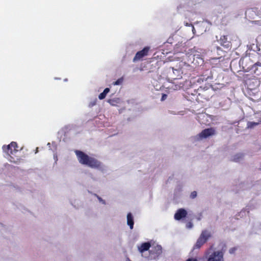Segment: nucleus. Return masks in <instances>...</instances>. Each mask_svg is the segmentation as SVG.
Wrapping results in <instances>:
<instances>
[{"label": "nucleus", "instance_id": "nucleus-9", "mask_svg": "<svg viewBox=\"0 0 261 261\" xmlns=\"http://www.w3.org/2000/svg\"><path fill=\"white\" fill-rule=\"evenodd\" d=\"M218 41L221 45L226 48H229L231 46V43L228 40L227 36L226 35L221 36Z\"/></svg>", "mask_w": 261, "mask_h": 261}, {"label": "nucleus", "instance_id": "nucleus-7", "mask_svg": "<svg viewBox=\"0 0 261 261\" xmlns=\"http://www.w3.org/2000/svg\"><path fill=\"white\" fill-rule=\"evenodd\" d=\"M187 215V211L184 208L178 209L174 215L175 220H179L186 217Z\"/></svg>", "mask_w": 261, "mask_h": 261}, {"label": "nucleus", "instance_id": "nucleus-3", "mask_svg": "<svg viewBox=\"0 0 261 261\" xmlns=\"http://www.w3.org/2000/svg\"><path fill=\"white\" fill-rule=\"evenodd\" d=\"M212 235L210 232L207 230L202 231L199 237L197 239L196 244L194 246V249H199L203 244H204Z\"/></svg>", "mask_w": 261, "mask_h": 261}, {"label": "nucleus", "instance_id": "nucleus-1", "mask_svg": "<svg viewBox=\"0 0 261 261\" xmlns=\"http://www.w3.org/2000/svg\"><path fill=\"white\" fill-rule=\"evenodd\" d=\"M77 160L80 163L87 165L92 168L100 169L101 168V164L96 159L88 156L87 154L80 150H75Z\"/></svg>", "mask_w": 261, "mask_h": 261}, {"label": "nucleus", "instance_id": "nucleus-21", "mask_svg": "<svg viewBox=\"0 0 261 261\" xmlns=\"http://www.w3.org/2000/svg\"><path fill=\"white\" fill-rule=\"evenodd\" d=\"M109 91L110 89L109 88H106V89H105L103 92L107 94L109 92Z\"/></svg>", "mask_w": 261, "mask_h": 261}, {"label": "nucleus", "instance_id": "nucleus-11", "mask_svg": "<svg viewBox=\"0 0 261 261\" xmlns=\"http://www.w3.org/2000/svg\"><path fill=\"white\" fill-rule=\"evenodd\" d=\"M127 224L129 226L130 229L133 228L134 222L133 217L130 213H128L127 215Z\"/></svg>", "mask_w": 261, "mask_h": 261}, {"label": "nucleus", "instance_id": "nucleus-24", "mask_svg": "<svg viewBox=\"0 0 261 261\" xmlns=\"http://www.w3.org/2000/svg\"><path fill=\"white\" fill-rule=\"evenodd\" d=\"M113 101V100L112 99H109L108 100V102L110 103H112V102Z\"/></svg>", "mask_w": 261, "mask_h": 261}, {"label": "nucleus", "instance_id": "nucleus-23", "mask_svg": "<svg viewBox=\"0 0 261 261\" xmlns=\"http://www.w3.org/2000/svg\"><path fill=\"white\" fill-rule=\"evenodd\" d=\"M255 65H258V66H261V63L257 62V63H255Z\"/></svg>", "mask_w": 261, "mask_h": 261}, {"label": "nucleus", "instance_id": "nucleus-22", "mask_svg": "<svg viewBox=\"0 0 261 261\" xmlns=\"http://www.w3.org/2000/svg\"><path fill=\"white\" fill-rule=\"evenodd\" d=\"M216 49H217V51H218V50H221V48H220V47H219V46H216Z\"/></svg>", "mask_w": 261, "mask_h": 261}, {"label": "nucleus", "instance_id": "nucleus-2", "mask_svg": "<svg viewBox=\"0 0 261 261\" xmlns=\"http://www.w3.org/2000/svg\"><path fill=\"white\" fill-rule=\"evenodd\" d=\"M3 150L8 156V160L10 162L17 164L20 161V157L17 155L18 146L16 142H12L8 145H4Z\"/></svg>", "mask_w": 261, "mask_h": 261}, {"label": "nucleus", "instance_id": "nucleus-19", "mask_svg": "<svg viewBox=\"0 0 261 261\" xmlns=\"http://www.w3.org/2000/svg\"><path fill=\"white\" fill-rule=\"evenodd\" d=\"M186 261H198L196 258L190 257L188 258Z\"/></svg>", "mask_w": 261, "mask_h": 261}, {"label": "nucleus", "instance_id": "nucleus-13", "mask_svg": "<svg viewBox=\"0 0 261 261\" xmlns=\"http://www.w3.org/2000/svg\"><path fill=\"white\" fill-rule=\"evenodd\" d=\"M123 81V79L122 77L118 79L116 81L114 82L113 84L114 85H119L122 83Z\"/></svg>", "mask_w": 261, "mask_h": 261}, {"label": "nucleus", "instance_id": "nucleus-20", "mask_svg": "<svg viewBox=\"0 0 261 261\" xmlns=\"http://www.w3.org/2000/svg\"><path fill=\"white\" fill-rule=\"evenodd\" d=\"M97 197L100 202H102L103 204L106 203L105 201L103 200L101 197H99L98 196H97Z\"/></svg>", "mask_w": 261, "mask_h": 261}, {"label": "nucleus", "instance_id": "nucleus-5", "mask_svg": "<svg viewBox=\"0 0 261 261\" xmlns=\"http://www.w3.org/2000/svg\"><path fill=\"white\" fill-rule=\"evenodd\" d=\"M150 47L146 46L142 50L138 51L133 59V62H135L137 61L141 60L143 58L147 56L149 51Z\"/></svg>", "mask_w": 261, "mask_h": 261}, {"label": "nucleus", "instance_id": "nucleus-25", "mask_svg": "<svg viewBox=\"0 0 261 261\" xmlns=\"http://www.w3.org/2000/svg\"><path fill=\"white\" fill-rule=\"evenodd\" d=\"M192 224H191L190 225H189V226H190L189 227L191 228L192 227Z\"/></svg>", "mask_w": 261, "mask_h": 261}, {"label": "nucleus", "instance_id": "nucleus-18", "mask_svg": "<svg viewBox=\"0 0 261 261\" xmlns=\"http://www.w3.org/2000/svg\"><path fill=\"white\" fill-rule=\"evenodd\" d=\"M167 97V95L166 94H162V97H161V101L165 100Z\"/></svg>", "mask_w": 261, "mask_h": 261}, {"label": "nucleus", "instance_id": "nucleus-17", "mask_svg": "<svg viewBox=\"0 0 261 261\" xmlns=\"http://www.w3.org/2000/svg\"><path fill=\"white\" fill-rule=\"evenodd\" d=\"M258 123H255V122H250L249 125H248V127H253L254 126H255L256 125H257Z\"/></svg>", "mask_w": 261, "mask_h": 261}, {"label": "nucleus", "instance_id": "nucleus-15", "mask_svg": "<svg viewBox=\"0 0 261 261\" xmlns=\"http://www.w3.org/2000/svg\"><path fill=\"white\" fill-rule=\"evenodd\" d=\"M237 250V247H232V248H231L229 250V252L230 253V254H234L235 253V252L236 251V250Z\"/></svg>", "mask_w": 261, "mask_h": 261}, {"label": "nucleus", "instance_id": "nucleus-8", "mask_svg": "<svg viewBox=\"0 0 261 261\" xmlns=\"http://www.w3.org/2000/svg\"><path fill=\"white\" fill-rule=\"evenodd\" d=\"M150 253L154 255L153 258L155 259L162 253V248L160 245H156L150 251Z\"/></svg>", "mask_w": 261, "mask_h": 261}, {"label": "nucleus", "instance_id": "nucleus-26", "mask_svg": "<svg viewBox=\"0 0 261 261\" xmlns=\"http://www.w3.org/2000/svg\"><path fill=\"white\" fill-rule=\"evenodd\" d=\"M192 224H191L190 225H189V226H190L189 227L191 228L192 227Z\"/></svg>", "mask_w": 261, "mask_h": 261}, {"label": "nucleus", "instance_id": "nucleus-10", "mask_svg": "<svg viewBox=\"0 0 261 261\" xmlns=\"http://www.w3.org/2000/svg\"><path fill=\"white\" fill-rule=\"evenodd\" d=\"M151 247V244L149 242H145L142 243L140 246L138 247V250L141 253L144 251H147Z\"/></svg>", "mask_w": 261, "mask_h": 261}, {"label": "nucleus", "instance_id": "nucleus-12", "mask_svg": "<svg viewBox=\"0 0 261 261\" xmlns=\"http://www.w3.org/2000/svg\"><path fill=\"white\" fill-rule=\"evenodd\" d=\"M243 158V154L242 153H238L233 156V159L232 160L234 162H239Z\"/></svg>", "mask_w": 261, "mask_h": 261}, {"label": "nucleus", "instance_id": "nucleus-16", "mask_svg": "<svg viewBox=\"0 0 261 261\" xmlns=\"http://www.w3.org/2000/svg\"><path fill=\"white\" fill-rule=\"evenodd\" d=\"M197 196L196 191H193L190 194V198L192 199L195 198Z\"/></svg>", "mask_w": 261, "mask_h": 261}, {"label": "nucleus", "instance_id": "nucleus-6", "mask_svg": "<svg viewBox=\"0 0 261 261\" xmlns=\"http://www.w3.org/2000/svg\"><path fill=\"white\" fill-rule=\"evenodd\" d=\"M207 261H223V253L221 251L214 252L208 257Z\"/></svg>", "mask_w": 261, "mask_h": 261}, {"label": "nucleus", "instance_id": "nucleus-14", "mask_svg": "<svg viewBox=\"0 0 261 261\" xmlns=\"http://www.w3.org/2000/svg\"><path fill=\"white\" fill-rule=\"evenodd\" d=\"M106 95H107V94L105 93V92H102L99 95L98 98L99 99H103L106 97Z\"/></svg>", "mask_w": 261, "mask_h": 261}, {"label": "nucleus", "instance_id": "nucleus-4", "mask_svg": "<svg viewBox=\"0 0 261 261\" xmlns=\"http://www.w3.org/2000/svg\"><path fill=\"white\" fill-rule=\"evenodd\" d=\"M215 133L216 131L214 128H208L203 129L200 133L198 135L197 137L199 139H202L215 135Z\"/></svg>", "mask_w": 261, "mask_h": 261}]
</instances>
